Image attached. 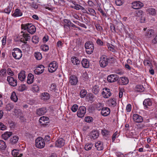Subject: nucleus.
<instances>
[{"mask_svg": "<svg viewBox=\"0 0 157 157\" xmlns=\"http://www.w3.org/2000/svg\"><path fill=\"white\" fill-rule=\"evenodd\" d=\"M33 90L35 92H37L39 90V87L37 85H34L32 87Z\"/></svg>", "mask_w": 157, "mask_h": 157, "instance_id": "052dcab7", "label": "nucleus"}, {"mask_svg": "<svg viewBox=\"0 0 157 157\" xmlns=\"http://www.w3.org/2000/svg\"><path fill=\"white\" fill-rule=\"evenodd\" d=\"M44 67L42 65H39L36 67L34 71V72L35 74L39 75L42 73L44 70Z\"/></svg>", "mask_w": 157, "mask_h": 157, "instance_id": "dca6fc26", "label": "nucleus"}, {"mask_svg": "<svg viewBox=\"0 0 157 157\" xmlns=\"http://www.w3.org/2000/svg\"><path fill=\"white\" fill-rule=\"evenodd\" d=\"M71 61L73 64L78 65L80 63V60L76 57H73L71 58Z\"/></svg>", "mask_w": 157, "mask_h": 157, "instance_id": "7c9ffc66", "label": "nucleus"}, {"mask_svg": "<svg viewBox=\"0 0 157 157\" xmlns=\"http://www.w3.org/2000/svg\"><path fill=\"white\" fill-rule=\"evenodd\" d=\"M19 139L18 137L17 136H14L11 139V142L12 144L17 143Z\"/></svg>", "mask_w": 157, "mask_h": 157, "instance_id": "79ce46f5", "label": "nucleus"}, {"mask_svg": "<svg viewBox=\"0 0 157 157\" xmlns=\"http://www.w3.org/2000/svg\"><path fill=\"white\" fill-rule=\"evenodd\" d=\"M86 52L88 54H91L94 49V45L92 42L89 41L86 42L85 45Z\"/></svg>", "mask_w": 157, "mask_h": 157, "instance_id": "f03ea898", "label": "nucleus"}, {"mask_svg": "<svg viewBox=\"0 0 157 157\" xmlns=\"http://www.w3.org/2000/svg\"><path fill=\"white\" fill-rule=\"evenodd\" d=\"M86 108L84 106H80L77 112V115L79 118H82L86 113Z\"/></svg>", "mask_w": 157, "mask_h": 157, "instance_id": "0eeeda50", "label": "nucleus"}, {"mask_svg": "<svg viewBox=\"0 0 157 157\" xmlns=\"http://www.w3.org/2000/svg\"><path fill=\"white\" fill-rule=\"evenodd\" d=\"M110 113V109L108 107H104L102 109L101 111V115L104 117H106Z\"/></svg>", "mask_w": 157, "mask_h": 157, "instance_id": "b1692460", "label": "nucleus"}, {"mask_svg": "<svg viewBox=\"0 0 157 157\" xmlns=\"http://www.w3.org/2000/svg\"><path fill=\"white\" fill-rule=\"evenodd\" d=\"M124 3V0H115V3L117 6H121Z\"/></svg>", "mask_w": 157, "mask_h": 157, "instance_id": "680f3d73", "label": "nucleus"}, {"mask_svg": "<svg viewBox=\"0 0 157 157\" xmlns=\"http://www.w3.org/2000/svg\"><path fill=\"white\" fill-rule=\"evenodd\" d=\"M26 87L25 85H21L19 86L18 90L22 92L26 90Z\"/></svg>", "mask_w": 157, "mask_h": 157, "instance_id": "8fccbe9b", "label": "nucleus"}, {"mask_svg": "<svg viewBox=\"0 0 157 157\" xmlns=\"http://www.w3.org/2000/svg\"><path fill=\"white\" fill-rule=\"evenodd\" d=\"M118 79V77L116 74H112L109 75L107 78V80L109 82H114Z\"/></svg>", "mask_w": 157, "mask_h": 157, "instance_id": "9b49d317", "label": "nucleus"}, {"mask_svg": "<svg viewBox=\"0 0 157 157\" xmlns=\"http://www.w3.org/2000/svg\"><path fill=\"white\" fill-rule=\"evenodd\" d=\"M7 73L10 76H13L14 75V73L11 70V69L8 68L7 70Z\"/></svg>", "mask_w": 157, "mask_h": 157, "instance_id": "774afa93", "label": "nucleus"}, {"mask_svg": "<svg viewBox=\"0 0 157 157\" xmlns=\"http://www.w3.org/2000/svg\"><path fill=\"white\" fill-rule=\"evenodd\" d=\"M40 48L43 51L45 52L48 51L49 49L48 46L46 44L41 45Z\"/></svg>", "mask_w": 157, "mask_h": 157, "instance_id": "3c124183", "label": "nucleus"}, {"mask_svg": "<svg viewBox=\"0 0 157 157\" xmlns=\"http://www.w3.org/2000/svg\"><path fill=\"white\" fill-rule=\"evenodd\" d=\"M88 99L89 100V101H94L95 99L94 96L92 94H89L88 96Z\"/></svg>", "mask_w": 157, "mask_h": 157, "instance_id": "e2e57ef3", "label": "nucleus"}, {"mask_svg": "<svg viewBox=\"0 0 157 157\" xmlns=\"http://www.w3.org/2000/svg\"><path fill=\"white\" fill-rule=\"evenodd\" d=\"M12 55L14 58L19 59L22 56L21 50L18 48H14L13 50Z\"/></svg>", "mask_w": 157, "mask_h": 157, "instance_id": "20e7f679", "label": "nucleus"}, {"mask_svg": "<svg viewBox=\"0 0 157 157\" xmlns=\"http://www.w3.org/2000/svg\"><path fill=\"white\" fill-rule=\"evenodd\" d=\"M154 31L153 30L149 29H148L145 33V36L147 38H150L154 34Z\"/></svg>", "mask_w": 157, "mask_h": 157, "instance_id": "cd10ccee", "label": "nucleus"}, {"mask_svg": "<svg viewBox=\"0 0 157 157\" xmlns=\"http://www.w3.org/2000/svg\"><path fill=\"white\" fill-rule=\"evenodd\" d=\"M143 6V4L140 1H135L132 3V7L135 9H139Z\"/></svg>", "mask_w": 157, "mask_h": 157, "instance_id": "f8f14e48", "label": "nucleus"}, {"mask_svg": "<svg viewBox=\"0 0 157 157\" xmlns=\"http://www.w3.org/2000/svg\"><path fill=\"white\" fill-rule=\"evenodd\" d=\"M82 64L83 67L85 68H87L89 66V63L88 60L86 59H83L82 61Z\"/></svg>", "mask_w": 157, "mask_h": 157, "instance_id": "473e14b6", "label": "nucleus"}, {"mask_svg": "<svg viewBox=\"0 0 157 157\" xmlns=\"http://www.w3.org/2000/svg\"><path fill=\"white\" fill-rule=\"evenodd\" d=\"M58 67L57 63L55 61H52L48 65V70L49 72L53 73L56 71Z\"/></svg>", "mask_w": 157, "mask_h": 157, "instance_id": "39448f33", "label": "nucleus"}, {"mask_svg": "<svg viewBox=\"0 0 157 157\" xmlns=\"http://www.w3.org/2000/svg\"><path fill=\"white\" fill-rule=\"evenodd\" d=\"M144 90L143 86L141 85H137L136 86L135 90L136 92H142Z\"/></svg>", "mask_w": 157, "mask_h": 157, "instance_id": "72a5a7b5", "label": "nucleus"}, {"mask_svg": "<svg viewBox=\"0 0 157 157\" xmlns=\"http://www.w3.org/2000/svg\"><path fill=\"white\" fill-rule=\"evenodd\" d=\"M23 15V12L19 9H16L15 10L14 13L12 14V16L14 17H21Z\"/></svg>", "mask_w": 157, "mask_h": 157, "instance_id": "412c9836", "label": "nucleus"}, {"mask_svg": "<svg viewBox=\"0 0 157 157\" xmlns=\"http://www.w3.org/2000/svg\"><path fill=\"white\" fill-rule=\"evenodd\" d=\"M95 146L98 151H102L104 149L103 143L100 141H98L95 142Z\"/></svg>", "mask_w": 157, "mask_h": 157, "instance_id": "2eb2a0df", "label": "nucleus"}, {"mask_svg": "<svg viewBox=\"0 0 157 157\" xmlns=\"http://www.w3.org/2000/svg\"><path fill=\"white\" fill-rule=\"evenodd\" d=\"M8 124L11 128H14L15 127V123L10 120H8Z\"/></svg>", "mask_w": 157, "mask_h": 157, "instance_id": "5fc2aeb1", "label": "nucleus"}, {"mask_svg": "<svg viewBox=\"0 0 157 157\" xmlns=\"http://www.w3.org/2000/svg\"><path fill=\"white\" fill-rule=\"evenodd\" d=\"M133 121L136 123H140L143 121V118H132Z\"/></svg>", "mask_w": 157, "mask_h": 157, "instance_id": "bf43d9fd", "label": "nucleus"}, {"mask_svg": "<svg viewBox=\"0 0 157 157\" xmlns=\"http://www.w3.org/2000/svg\"><path fill=\"white\" fill-rule=\"evenodd\" d=\"M14 107L13 105L11 103L8 104L6 105V107L5 108L6 109V110L10 111Z\"/></svg>", "mask_w": 157, "mask_h": 157, "instance_id": "de8ad7c7", "label": "nucleus"}, {"mask_svg": "<svg viewBox=\"0 0 157 157\" xmlns=\"http://www.w3.org/2000/svg\"><path fill=\"white\" fill-rule=\"evenodd\" d=\"M22 29L27 30L28 32L31 34H33L36 31V28L32 24H27L21 25Z\"/></svg>", "mask_w": 157, "mask_h": 157, "instance_id": "f257e3e1", "label": "nucleus"}, {"mask_svg": "<svg viewBox=\"0 0 157 157\" xmlns=\"http://www.w3.org/2000/svg\"><path fill=\"white\" fill-rule=\"evenodd\" d=\"M6 70L2 69L0 70V79L2 81H3L6 79L7 76Z\"/></svg>", "mask_w": 157, "mask_h": 157, "instance_id": "6ab92c4d", "label": "nucleus"}, {"mask_svg": "<svg viewBox=\"0 0 157 157\" xmlns=\"http://www.w3.org/2000/svg\"><path fill=\"white\" fill-rule=\"evenodd\" d=\"M34 75L31 73H29L28 76L27 80V83L30 84H32L33 82Z\"/></svg>", "mask_w": 157, "mask_h": 157, "instance_id": "c85d7f7f", "label": "nucleus"}, {"mask_svg": "<svg viewBox=\"0 0 157 157\" xmlns=\"http://www.w3.org/2000/svg\"><path fill=\"white\" fill-rule=\"evenodd\" d=\"M147 11L149 14L152 15H155L156 14V12L155 9L151 8L147 9Z\"/></svg>", "mask_w": 157, "mask_h": 157, "instance_id": "4c0bfd02", "label": "nucleus"}, {"mask_svg": "<svg viewBox=\"0 0 157 157\" xmlns=\"http://www.w3.org/2000/svg\"><path fill=\"white\" fill-rule=\"evenodd\" d=\"M34 56L36 59L38 60H40L42 58V54L39 52H36L34 53Z\"/></svg>", "mask_w": 157, "mask_h": 157, "instance_id": "c03bdc74", "label": "nucleus"}, {"mask_svg": "<svg viewBox=\"0 0 157 157\" xmlns=\"http://www.w3.org/2000/svg\"><path fill=\"white\" fill-rule=\"evenodd\" d=\"M35 145L36 147L39 148H42L44 147L45 143L42 137H39L36 140Z\"/></svg>", "mask_w": 157, "mask_h": 157, "instance_id": "7ed1b4c3", "label": "nucleus"}, {"mask_svg": "<svg viewBox=\"0 0 157 157\" xmlns=\"http://www.w3.org/2000/svg\"><path fill=\"white\" fill-rule=\"evenodd\" d=\"M49 118H39V122L43 126L45 127L49 123L48 121Z\"/></svg>", "mask_w": 157, "mask_h": 157, "instance_id": "393cba45", "label": "nucleus"}, {"mask_svg": "<svg viewBox=\"0 0 157 157\" xmlns=\"http://www.w3.org/2000/svg\"><path fill=\"white\" fill-rule=\"evenodd\" d=\"M47 111L46 108L43 107L37 109L36 111V114L39 116H42Z\"/></svg>", "mask_w": 157, "mask_h": 157, "instance_id": "4be33fe9", "label": "nucleus"}, {"mask_svg": "<svg viewBox=\"0 0 157 157\" xmlns=\"http://www.w3.org/2000/svg\"><path fill=\"white\" fill-rule=\"evenodd\" d=\"M21 41L24 43L30 39L29 35L27 33L21 32L19 36Z\"/></svg>", "mask_w": 157, "mask_h": 157, "instance_id": "423d86ee", "label": "nucleus"}, {"mask_svg": "<svg viewBox=\"0 0 157 157\" xmlns=\"http://www.w3.org/2000/svg\"><path fill=\"white\" fill-rule=\"evenodd\" d=\"M104 106V104L101 103H98L95 105V107L98 110H101Z\"/></svg>", "mask_w": 157, "mask_h": 157, "instance_id": "e433bc0d", "label": "nucleus"}, {"mask_svg": "<svg viewBox=\"0 0 157 157\" xmlns=\"http://www.w3.org/2000/svg\"><path fill=\"white\" fill-rule=\"evenodd\" d=\"M14 113L16 116L18 117H20L21 118L23 117V114L21 110L19 109H15L14 110Z\"/></svg>", "mask_w": 157, "mask_h": 157, "instance_id": "f704fd0d", "label": "nucleus"}, {"mask_svg": "<svg viewBox=\"0 0 157 157\" xmlns=\"http://www.w3.org/2000/svg\"><path fill=\"white\" fill-rule=\"evenodd\" d=\"M39 38L37 36H34L32 39V42L35 43L36 44L39 42Z\"/></svg>", "mask_w": 157, "mask_h": 157, "instance_id": "6e6d98bb", "label": "nucleus"}, {"mask_svg": "<svg viewBox=\"0 0 157 157\" xmlns=\"http://www.w3.org/2000/svg\"><path fill=\"white\" fill-rule=\"evenodd\" d=\"M50 98V94L47 92H44L41 94L40 98L44 101H47Z\"/></svg>", "mask_w": 157, "mask_h": 157, "instance_id": "4468645a", "label": "nucleus"}, {"mask_svg": "<svg viewBox=\"0 0 157 157\" xmlns=\"http://www.w3.org/2000/svg\"><path fill=\"white\" fill-rule=\"evenodd\" d=\"M107 46L108 47L109 49L113 52L115 51L114 49V46L111 44L108 43L107 44Z\"/></svg>", "mask_w": 157, "mask_h": 157, "instance_id": "09e8293b", "label": "nucleus"}, {"mask_svg": "<svg viewBox=\"0 0 157 157\" xmlns=\"http://www.w3.org/2000/svg\"><path fill=\"white\" fill-rule=\"evenodd\" d=\"M78 109V105L76 104H74L72 107L71 110L73 112H75L77 111Z\"/></svg>", "mask_w": 157, "mask_h": 157, "instance_id": "4d7b16f0", "label": "nucleus"}, {"mask_svg": "<svg viewBox=\"0 0 157 157\" xmlns=\"http://www.w3.org/2000/svg\"><path fill=\"white\" fill-rule=\"evenodd\" d=\"M99 90V87L97 85L94 86L92 89V92L95 94H98Z\"/></svg>", "mask_w": 157, "mask_h": 157, "instance_id": "58836bf2", "label": "nucleus"}, {"mask_svg": "<svg viewBox=\"0 0 157 157\" xmlns=\"http://www.w3.org/2000/svg\"><path fill=\"white\" fill-rule=\"evenodd\" d=\"M109 59L106 57L105 56H102L100 60V66L102 67H106L108 64Z\"/></svg>", "mask_w": 157, "mask_h": 157, "instance_id": "6e6552de", "label": "nucleus"}, {"mask_svg": "<svg viewBox=\"0 0 157 157\" xmlns=\"http://www.w3.org/2000/svg\"><path fill=\"white\" fill-rule=\"evenodd\" d=\"M12 153L14 157H22L23 155L22 154H19L18 152L16 150H13Z\"/></svg>", "mask_w": 157, "mask_h": 157, "instance_id": "c9c22d12", "label": "nucleus"}, {"mask_svg": "<svg viewBox=\"0 0 157 157\" xmlns=\"http://www.w3.org/2000/svg\"><path fill=\"white\" fill-rule=\"evenodd\" d=\"M7 80L9 84L12 86H15L17 85V80L11 76H8L7 77Z\"/></svg>", "mask_w": 157, "mask_h": 157, "instance_id": "9d476101", "label": "nucleus"}, {"mask_svg": "<svg viewBox=\"0 0 157 157\" xmlns=\"http://www.w3.org/2000/svg\"><path fill=\"white\" fill-rule=\"evenodd\" d=\"M144 64L145 66L148 67H151V62L147 59H145L144 61Z\"/></svg>", "mask_w": 157, "mask_h": 157, "instance_id": "603ef678", "label": "nucleus"}, {"mask_svg": "<svg viewBox=\"0 0 157 157\" xmlns=\"http://www.w3.org/2000/svg\"><path fill=\"white\" fill-rule=\"evenodd\" d=\"M101 133L103 137L106 140L108 139L110 136V131L105 128L101 130Z\"/></svg>", "mask_w": 157, "mask_h": 157, "instance_id": "5701e85b", "label": "nucleus"}, {"mask_svg": "<svg viewBox=\"0 0 157 157\" xmlns=\"http://www.w3.org/2000/svg\"><path fill=\"white\" fill-rule=\"evenodd\" d=\"M18 78L21 81H23L25 78V72L22 71L18 74Z\"/></svg>", "mask_w": 157, "mask_h": 157, "instance_id": "2f4dec72", "label": "nucleus"}, {"mask_svg": "<svg viewBox=\"0 0 157 157\" xmlns=\"http://www.w3.org/2000/svg\"><path fill=\"white\" fill-rule=\"evenodd\" d=\"M93 145L91 143H87L86 144L85 146V149L86 151H89L92 148Z\"/></svg>", "mask_w": 157, "mask_h": 157, "instance_id": "49530a36", "label": "nucleus"}, {"mask_svg": "<svg viewBox=\"0 0 157 157\" xmlns=\"http://www.w3.org/2000/svg\"><path fill=\"white\" fill-rule=\"evenodd\" d=\"M102 94L104 98H108L111 95L109 89L107 88L103 89Z\"/></svg>", "mask_w": 157, "mask_h": 157, "instance_id": "ddd939ff", "label": "nucleus"}, {"mask_svg": "<svg viewBox=\"0 0 157 157\" xmlns=\"http://www.w3.org/2000/svg\"><path fill=\"white\" fill-rule=\"evenodd\" d=\"M6 147V145L4 141L0 140V149L4 150Z\"/></svg>", "mask_w": 157, "mask_h": 157, "instance_id": "37998d69", "label": "nucleus"}, {"mask_svg": "<svg viewBox=\"0 0 157 157\" xmlns=\"http://www.w3.org/2000/svg\"><path fill=\"white\" fill-rule=\"evenodd\" d=\"M86 91L85 90H81L80 93V96L81 98H84L86 94Z\"/></svg>", "mask_w": 157, "mask_h": 157, "instance_id": "13d9d810", "label": "nucleus"}, {"mask_svg": "<svg viewBox=\"0 0 157 157\" xmlns=\"http://www.w3.org/2000/svg\"><path fill=\"white\" fill-rule=\"evenodd\" d=\"M109 104L111 106H114L116 105V102L115 99H111L109 101Z\"/></svg>", "mask_w": 157, "mask_h": 157, "instance_id": "a18cd8bd", "label": "nucleus"}, {"mask_svg": "<svg viewBox=\"0 0 157 157\" xmlns=\"http://www.w3.org/2000/svg\"><path fill=\"white\" fill-rule=\"evenodd\" d=\"M12 6L13 4H12L11 5L10 4L9 6L5 8L3 11L2 12L6 13L7 14H9L12 10Z\"/></svg>", "mask_w": 157, "mask_h": 157, "instance_id": "c756f323", "label": "nucleus"}, {"mask_svg": "<svg viewBox=\"0 0 157 157\" xmlns=\"http://www.w3.org/2000/svg\"><path fill=\"white\" fill-rule=\"evenodd\" d=\"M7 127L6 126L4 125V124L0 122V129L2 130H4Z\"/></svg>", "mask_w": 157, "mask_h": 157, "instance_id": "69168bd1", "label": "nucleus"}, {"mask_svg": "<svg viewBox=\"0 0 157 157\" xmlns=\"http://www.w3.org/2000/svg\"><path fill=\"white\" fill-rule=\"evenodd\" d=\"M144 109H147L149 107L152 105V102L151 99L150 98L145 99L143 102Z\"/></svg>", "mask_w": 157, "mask_h": 157, "instance_id": "1a4fd4ad", "label": "nucleus"}, {"mask_svg": "<svg viewBox=\"0 0 157 157\" xmlns=\"http://www.w3.org/2000/svg\"><path fill=\"white\" fill-rule=\"evenodd\" d=\"M88 10L90 13V14L94 16L96 14V13L94 10L91 8L89 7L88 8Z\"/></svg>", "mask_w": 157, "mask_h": 157, "instance_id": "864d4df0", "label": "nucleus"}, {"mask_svg": "<svg viewBox=\"0 0 157 157\" xmlns=\"http://www.w3.org/2000/svg\"><path fill=\"white\" fill-rule=\"evenodd\" d=\"M99 135V132L97 130H94L90 133V136L92 140H95L98 138Z\"/></svg>", "mask_w": 157, "mask_h": 157, "instance_id": "a211bd4d", "label": "nucleus"}, {"mask_svg": "<svg viewBox=\"0 0 157 157\" xmlns=\"http://www.w3.org/2000/svg\"><path fill=\"white\" fill-rule=\"evenodd\" d=\"M11 132H6L2 135V138L4 140L8 139L12 135Z\"/></svg>", "mask_w": 157, "mask_h": 157, "instance_id": "a878e982", "label": "nucleus"}, {"mask_svg": "<svg viewBox=\"0 0 157 157\" xmlns=\"http://www.w3.org/2000/svg\"><path fill=\"white\" fill-rule=\"evenodd\" d=\"M121 80V84L122 85H126L129 82L128 78L126 77H123L120 78Z\"/></svg>", "mask_w": 157, "mask_h": 157, "instance_id": "bb28decb", "label": "nucleus"}, {"mask_svg": "<svg viewBox=\"0 0 157 157\" xmlns=\"http://www.w3.org/2000/svg\"><path fill=\"white\" fill-rule=\"evenodd\" d=\"M64 140L62 138H60L56 141L55 146L57 147H61L64 146Z\"/></svg>", "mask_w": 157, "mask_h": 157, "instance_id": "aec40b11", "label": "nucleus"}, {"mask_svg": "<svg viewBox=\"0 0 157 157\" xmlns=\"http://www.w3.org/2000/svg\"><path fill=\"white\" fill-rule=\"evenodd\" d=\"M69 82L71 85H75L78 82L77 77L75 75H71L69 78Z\"/></svg>", "mask_w": 157, "mask_h": 157, "instance_id": "f3484780", "label": "nucleus"}, {"mask_svg": "<svg viewBox=\"0 0 157 157\" xmlns=\"http://www.w3.org/2000/svg\"><path fill=\"white\" fill-rule=\"evenodd\" d=\"M144 15V13L141 10H139L137 13V16L139 17Z\"/></svg>", "mask_w": 157, "mask_h": 157, "instance_id": "338daca9", "label": "nucleus"}, {"mask_svg": "<svg viewBox=\"0 0 157 157\" xmlns=\"http://www.w3.org/2000/svg\"><path fill=\"white\" fill-rule=\"evenodd\" d=\"M130 135L132 138L136 139H138L139 137V135L135 130H132L130 132Z\"/></svg>", "mask_w": 157, "mask_h": 157, "instance_id": "a19ab883", "label": "nucleus"}, {"mask_svg": "<svg viewBox=\"0 0 157 157\" xmlns=\"http://www.w3.org/2000/svg\"><path fill=\"white\" fill-rule=\"evenodd\" d=\"M132 107L131 105L130 104H128L126 107V111L128 112H130L131 110Z\"/></svg>", "mask_w": 157, "mask_h": 157, "instance_id": "0e129e2a", "label": "nucleus"}, {"mask_svg": "<svg viewBox=\"0 0 157 157\" xmlns=\"http://www.w3.org/2000/svg\"><path fill=\"white\" fill-rule=\"evenodd\" d=\"M10 98L12 100L15 102H17L18 100V98L16 95V93L14 92L12 93Z\"/></svg>", "mask_w": 157, "mask_h": 157, "instance_id": "ea45409f", "label": "nucleus"}]
</instances>
